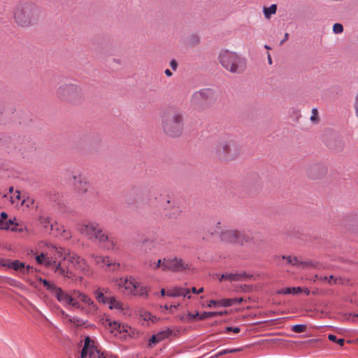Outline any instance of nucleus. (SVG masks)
I'll list each match as a JSON object with an SVG mask.
<instances>
[{"mask_svg": "<svg viewBox=\"0 0 358 358\" xmlns=\"http://www.w3.org/2000/svg\"><path fill=\"white\" fill-rule=\"evenodd\" d=\"M41 13V8L36 3L30 1H20L13 7L12 17L17 27L29 28L38 22Z\"/></svg>", "mask_w": 358, "mask_h": 358, "instance_id": "obj_1", "label": "nucleus"}, {"mask_svg": "<svg viewBox=\"0 0 358 358\" xmlns=\"http://www.w3.org/2000/svg\"><path fill=\"white\" fill-rule=\"evenodd\" d=\"M161 127L164 133L171 137L180 136L184 130L182 111L173 106L163 109L160 113Z\"/></svg>", "mask_w": 358, "mask_h": 358, "instance_id": "obj_2", "label": "nucleus"}, {"mask_svg": "<svg viewBox=\"0 0 358 358\" xmlns=\"http://www.w3.org/2000/svg\"><path fill=\"white\" fill-rule=\"evenodd\" d=\"M213 152L218 159L230 162L241 155V146L234 138L226 134L217 139Z\"/></svg>", "mask_w": 358, "mask_h": 358, "instance_id": "obj_3", "label": "nucleus"}, {"mask_svg": "<svg viewBox=\"0 0 358 358\" xmlns=\"http://www.w3.org/2000/svg\"><path fill=\"white\" fill-rule=\"evenodd\" d=\"M78 230L88 239L98 241L107 250L115 248L116 245L115 238L106 234L99 225L95 222L83 223L80 224Z\"/></svg>", "mask_w": 358, "mask_h": 358, "instance_id": "obj_4", "label": "nucleus"}, {"mask_svg": "<svg viewBox=\"0 0 358 358\" xmlns=\"http://www.w3.org/2000/svg\"><path fill=\"white\" fill-rule=\"evenodd\" d=\"M221 66L231 73H242L247 69V61L236 52L227 49L221 50L218 55Z\"/></svg>", "mask_w": 358, "mask_h": 358, "instance_id": "obj_5", "label": "nucleus"}, {"mask_svg": "<svg viewBox=\"0 0 358 358\" xmlns=\"http://www.w3.org/2000/svg\"><path fill=\"white\" fill-rule=\"evenodd\" d=\"M57 99L70 104H76L83 99V89L75 83H63L55 92Z\"/></svg>", "mask_w": 358, "mask_h": 358, "instance_id": "obj_6", "label": "nucleus"}, {"mask_svg": "<svg viewBox=\"0 0 358 358\" xmlns=\"http://www.w3.org/2000/svg\"><path fill=\"white\" fill-rule=\"evenodd\" d=\"M220 236L222 241L241 246L250 244L254 241L252 236L237 229L222 230Z\"/></svg>", "mask_w": 358, "mask_h": 358, "instance_id": "obj_7", "label": "nucleus"}, {"mask_svg": "<svg viewBox=\"0 0 358 358\" xmlns=\"http://www.w3.org/2000/svg\"><path fill=\"white\" fill-rule=\"evenodd\" d=\"M215 99L216 94L213 90L203 89L192 94L191 103L196 109L203 110L211 106Z\"/></svg>", "mask_w": 358, "mask_h": 358, "instance_id": "obj_8", "label": "nucleus"}, {"mask_svg": "<svg viewBox=\"0 0 358 358\" xmlns=\"http://www.w3.org/2000/svg\"><path fill=\"white\" fill-rule=\"evenodd\" d=\"M55 252L60 257H63L64 261H67L73 264V266L80 271H85L88 269V266L85 259L76 255H71L67 252L65 248H54Z\"/></svg>", "mask_w": 358, "mask_h": 358, "instance_id": "obj_9", "label": "nucleus"}, {"mask_svg": "<svg viewBox=\"0 0 358 358\" xmlns=\"http://www.w3.org/2000/svg\"><path fill=\"white\" fill-rule=\"evenodd\" d=\"M56 297L57 301L64 306H71L75 308L83 310L84 308L81 307V304L78 301L76 300L73 296V291L71 294L64 292L61 287H57L52 294Z\"/></svg>", "mask_w": 358, "mask_h": 358, "instance_id": "obj_10", "label": "nucleus"}, {"mask_svg": "<svg viewBox=\"0 0 358 358\" xmlns=\"http://www.w3.org/2000/svg\"><path fill=\"white\" fill-rule=\"evenodd\" d=\"M81 358H104V355L94 346V342L89 338L85 339L84 346L80 353Z\"/></svg>", "mask_w": 358, "mask_h": 358, "instance_id": "obj_11", "label": "nucleus"}, {"mask_svg": "<svg viewBox=\"0 0 358 358\" xmlns=\"http://www.w3.org/2000/svg\"><path fill=\"white\" fill-rule=\"evenodd\" d=\"M72 178L73 180V187L77 194H85L89 192L91 185L85 176L81 173H74Z\"/></svg>", "mask_w": 358, "mask_h": 358, "instance_id": "obj_12", "label": "nucleus"}, {"mask_svg": "<svg viewBox=\"0 0 358 358\" xmlns=\"http://www.w3.org/2000/svg\"><path fill=\"white\" fill-rule=\"evenodd\" d=\"M92 257L94 259V263L105 271H113L120 268V264L107 256L103 257L93 254Z\"/></svg>", "mask_w": 358, "mask_h": 358, "instance_id": "obj_13", "label": "nucleus"}, {"mask_svg": "<svg viewBox=\"0 0 358 358\" xmlns=\"http://www.w3.org/2000/svg\"><path fill=\"white\" fill-rule=\"evenodd\" d=\"M43 265L45 266L46 267H52V269L55 273L66 278L73 279V274L71 271H69L68 268H65L60 262L56 264V260H53L52 258L46 257L44 262L43 263Z\"/></svg>", "mask_w": 358, "mask_h": 358, "instance_id": "obj_14", "label": "nucleus"}, {"mask_svg": "<svg viewBox=\"0 0 358 358\" xmlns=\"http://www.w3.org/2000/svg\"><path fill=\"white\" fill-rule=\"evenodd\" d=\"M166 271H182L185 270L190 269V265L185 262L182 259L177 257L167 258V260L164 262Z\"/></svg>", "mask_w": 358, "mask_h": 358, "instance_id": "obj_15", "label": "nucleus"}, {"mask_svg": "<svg viewBox=\"0 0 358 358\" xmlns=\"http://www.w3.org/2000/svg\"><path fill=\"white\" fill-rule=\"evenodd\" d=\"M73 296L76 297V300H80L81 302L84 303V306L81 305V307H83L84 309L81 310L82 311L87 313H92L96 310V306L95 303L91 299V298L85 294L83 292H81L79 290L74 289L73 290Z\"/></svg>", "mask_w": 358, "mask_h": 358, "instance_id": "obj_16", "label": "nucleus"}, {"mask_svg": "<svg viewBox=\"0 0 358 358\" xmlns=\"http://www.w3.org/2000/svg\"><path fill=\"white\" fill-rule=\"evenodd\" d=\"M326 173V167L320 164H313L310 165L306 170L307 176L313 179L319 178L324 176Z\"/></svg>", "mask_w": 358, "mask_h": 358, "instance_id": "obj_17", "label": "nucleus"}, {"mask_svg": "<svg viewBox=\"0 0 358 358\" xmlns=\"http://www.w3.org/2000/svg\"><path fill=\"white\" fill-rule=\"evenodd\" d=\"M108 322V325L110 329V331L112 334H114L115 336H117V334L127 333L130 334L131 330V327L127 326V324H120L116 321H110L106 320Z\"/></svg>", "mask_w": 358, "mask_h": 358, "instance_id": "obj_18", "label": "nucleus"}, {"mask_svg": "<svg viewBox=\"0 0 358 358\" xmlns=\"http://www.w3.org/2000/svg\"><path fill=\"white\" fill-rule=\"evenodd\" d=\"M136 279L132 276H126L115 280V285L119 287L124 288L131 293L132 288L135 287Z\"/></svg>", "mask_w": 358, "mask_h": 358, "instance_id": "obj_19", "label": "nucleus"}, {"mask_svg": "<svg viewBox=\"0 0 358 358\" xmlns=\"http://www.w3.org/2000/svg\"><path fill=\"white\" fill-rule=\"evenodd\" d=\"M189 289L183 287H174L166 291V296L170 297L183 296L190 299L191 296L189 295Z\"/></svg>", "mask_w": 358, "mask_h": 358, "instance_id": "obj_20", "label": "nucleus"}, {"mask_svg": "<svg viewBox=\"0 0 358 358\" xmlns=\"http://www.w3.org/2000/svg\"><path fill=\"white\" fill-rule=\"evenodd\" d=\"M171 334V331L170 329H166L164 331H160L157 334H154L151 336L148 341L149 347L152 348L157 343L161 342L165 338H168Z\"/></svg>", "mask_w": 358, "mask_h": 358, "instance_id": "obj_21", "label": "nucleus"}, {"mask_svg": "<svg viewBox=\"0 0 358 358\" xmlns=\"http://www.w3.org/2000/svg\"><path fill=\"white\" fill-rule=\"evenodd\" d=\"M248 275L245 272L243 273H225L220 275V281L229 280L230 282H236L243 280L247 278Z\"/></svg>", "mask_w": 358, "mask_h": 358, "instance_id": "obj_22", "label": "nucleus"}, {"mask_svg": "<svg viewBox=\"0 0 358 358\" xmlns=\"http://www.w3.org/2000/svg\"><path fill=\"white\" fill-rule=\"evenodd\" d=\"M149 288L141 285L138 280H136L135 287L132 288L131 294L134 296L145 297L148 296Z\"/></svg>", "mask_w": 358, "mask_h": 358, "instance_id": "obj_23", "label": "nucleus"}, {"mask_svg": "<svg viewBox=\"0 0 358 358\" xmlns=\"http://www.w3.org/2000/svg\"><path fill=\"white\" fill-rule=\"evenodd\" d=\"M2 265L22 273H25V264L18 260H15L8 264H3Z\"/></svg>", "mask_w": 358, "mask_h": 358, "instance_id": "obj_24", "label": "nucleus"}, {"mask_svg": "<svg viewBox=\"0 0 358 358\" xmlns=\"http://www.w3.org/2000/svg\"><path fill=\"white\" fill-rule=\"evenodd\" d=\"M106 304L108 305L109 308L112 310L116 309L120 312H122L124 310L123 303L117 301L114 296L108 297Z\"/></svg>", "mask_w": 358, "mask_h": 358, "instance_id": "obj_25", "label": "nucleus"}, {"mask_svg": "<svg viewBox=\"0 0 358 358\" xmlns=\"http://www.w3.org/2000/svg\"><path fill=\"white\" fill-rule=\"evenodd\" d=\"M278 6L276 4H272L269 7H263V14L266 20H270L271 16L275 15L277 12Z\"/></svg>", "mask_w": 358, "mask_h": 358, "instance_id": "obj_26", "label": "nucleus"}, {"mask_svg": "<svg viewBox=\"0 0 358 358\" xmlns=\"http://www.w3.org/2000/svg\"><path fill=\"white\" fill-rule=\"evenodd\" d=\"M302 292V289L300 287H286L278 291V294H295L296 293Z\"/></svg>", "mask_w": 358, "mask_h": 358, "instance_id": "obj_27", "label": "nucleus"}, {"mask_svg": "<svg viewBox=\"0 0 358 358\" xmlns=\"http://www.w3.org/2000/svg\"><path fill=\"white\" fill-rule=\"evenodd\" d=\"M167 260V258H164L163 259H159L157 262L150 263V266L152 269L162 268V271H166L165 263L164 262Z\"/></svg>", "mask_w": 358, "mask_h": 358, "instance_id": "obj_28", "label": "nucleus"}, {"mask_svg": "<svg viewBox=\"0 0 358 358\" xmlns=\"http://www.w3.org/2000/svg\"><path fill=\"white\" fill-rule=\"evenodd\" d=\"M23 199V196L20 195V192L18 190H16L13 195L10 196V202L13 204H15L16 206H18V204L20 203L22 204V200Z\"/></svg>", "mask_w": 358, "mask_h": 358, "instance_id": "obj_29", "label": "nucleus"}, {"mask_svg": "<svg viewBox=\"0 0 358 358\" xmlns=\"http://www.w3.org/2000/svg\"><path fill=\"white\" fill-rule=\"evenodd\" d=\"M39 222L45 228H48V227L50 226V231L55 230V226L53 224L50 223V219L48 217L41 216Z\"/></svg>", "mask_w": 358, "mask_h": 358, "instance_id": "obj_30", "label": "nucleus"}, {"mask_svg": "<svg viewBox=\"0 0 358 358\" xmlns=\"http://www.w3.org/2000/svg\"><path fill=\"white\" fill-rule=\"evenodd\" d=\"M96 299L101 303L106 304L108 300V297L105 296V294L103 293V291L96 290L95 292Z\"/></svg>", "mask_w": 358, "mask_h": 358, "instance_id": "obj_31", "label": "nucleus"}, {"mask_svg": "<svg viewBox=\"0 0 358 358\" xmlns=\"http://www.w3.org/2000/svg\"><path fill=\"white\" fill-rule=\"evenodd\" d=\"M40 281L43 283V285L46 287L48 290H49L51 294L55 291V289L57 288V285H55L54 283L50 282L48 280L45 279H40Z\"/></svg>", "mask_w": 358, "mask_h": 358, "instance_id": "obj_32", "label": "nucleus"}, {"mask_svg": "<svg viewBox=\"0 0 358 358\" xmlns=\"http://www.w3.org/2000/svg\"><path fill=\"white\" fill-rule=\"evenodd\" d=\"M282 257H283V259H285L289 264H291L292 265H296V266L301 265H301L307 264L306 263L300 262L299 260L298 259V258H296V257H292L291 256H289V257L283 256Z\"/></svg>", "mask_w": 358, "mask_h": 358, "instance_id": "obj_33", "label": "nucleus"}, {"mask_svg": "<svg viewBox=\"0 0 358 358\" xmlns=\"http://www.w3.org/2000/svg\"><path fill=\"white\" fill-rule=\"evenodd\" d=\"M141 316L142 317V318L145 320V321H152V322H156L157 321V317L155 316H153L149 312H143L141 314Z\"/></svg>", "mask_w": 358, "mask_h": 358, "instance_id": "obj_34", "label": "nucleus"}, {"mask_svg": "<svg viewBox=\"0 0 358 358\" xmlns=\"http://www.w3.org/2000/svg\"><path fill=\"white\" fill-rule=\"evenodd\" d=\"M201 314L199 313H196L195 314H192L190 312L187 313V319L185 320L186 322H190L193 320H199V317Z\"/></svg>", "mask_w": 358, "mask_h": 358, "instance_id": "obj_35", "label": "nucleus"}, {"mask_svg": "<svg viewBox=\"0 0 358 358\" xmlns=\"http://www.w3.org/2000/svg\"><path fill=\"white\" fill-rule=\"evenodd\" d=\"M291 329L295 333H302L306 330V326L304 324H296L292 326Z\"/></svg>", "mask_w": 358, "mask_h": 358, "instance_id": "obj_36", "label": "nucleus"}, {"mask_svg": "<svg viewBox=\"0 0 358 358\" xmlns=\"http://www.w3.org/2000/svg\"><path fill=\"white\" fill-rule=\"evenodd\" d=\"M311 122L314 123H318L320 121V117L318 115V111L316 108H313L311 110V116H310Z\"/></svg>", "mask_w": 358, "mask_h": 358, "instance_id": "obj_37", "label": "nucleus"}, {"mask_svg": "<svg viewBox=\"0 0 358 358\" xmlns=\"http://www.w3.org/2000/svg\"><path fill=\"white\" fill-rule=\"evenodd\" d=\"M328 338L332 342L337 343L340 346H343L345 343V340L343 338L337 339L336 336L334 334H329L328 336Z\"/></svg>", "mask_w": 358, "mask_h": 358, "instance_id": "obj_38", "label": "nucleus"}, {"mask_svg": "<svg viewBox=\"0 0 358 358\" xmlns=\"http://www.w3.org/2000/svg\"><path fill=\"white\" fill-rule=\"evenodd\" d=\"M333 32L335 34H339L343 32V26L341 23H335L332 27Z\"/></svg>", "mask_w": 358, "mask_h": 358, "instance_id": "obj_39", "label": "nucleus"}, {"mask_svg": "<svg viewBox=\"0 0 358 358\" xmlns=\"http://www.w3.org/2000/svg\"><path fill=\"white\" fill-rule=\"evenodd\" d=\"M34 200L32 198H24L23 196V199L22 200V206L25 205L27 208H29L34 204Z\"/></svg>", "mask_w": 358, "mask_h": 358, "instance_id": "obj_40", "label": "nucleus"}, {"mask_svg": "<svg viewBox=\"0 0 358 358\" xmlns=\"http://www.w3.org/2000/svg\"><path fill=\"white\" fill-rule=\"evenodd\" d=\"M217 316V313L214 312H203L201 313V316L199 317V320H203L208 317Z\"/></svg>", "mask_w": 358, "mask_h": 358, "instance_id": "obj_41", "label": "nucleus"}, {"mask_svg": "<svg viewBox=\"0 0 358 358\" xmlns=\"http://www.w3.org/2000/svg\"><path fill=\"white\" fill-rule=\"evenodd\" d=\"M199 41V37L196 34H192L189 38V43L192 45H197Z\"/></svg>", "mask_w": 358, "mask_h": 358, "instance_id": "obj_42", "label": "nucleus"}, {"mask_svg": "<svg viewBox=\"0 0 358 358\" xmlns=\"http://www.w3.org/2000/svg\"><path fill=\"white\" fill-rule=\"evenodd\" d=\"M158 196V193L155 190H149L148 192V197L150 201H152V199L157 200Z\"/></svg>", "mask_w": 358, "mask_h": 358, "instance_id": "obj_43", "label": "nucleus"}, {"mask_svg": "<svg viewBox=\"0 0 358 358\" xmlns=\"http://www.w3.org/2000/svg\"><path fill=\"white\" fill-rule=\"evenodd\" d=\"M233 305L232 300L231 299H224L220 300V306L224 307H229Z\"/></svg>", "mask_w": 358, "mask_h": 358, "instance_id": "obj_44", "label": "nucleus"}, {"mask_svg": "<svg viewBox=\"0 0 358 358\" xmlns=\"http://www.w3.org/2000/svg\"><path fill=\"white\" fill-rule=\"evenodd\" d=\"M2 224H6L8 227L6 229H11L13 231L17 230L15 227H13L12 226L14 224V222L12 220H7L6 222L2 221ZM17 224H15V227H16Z\"/></svg>", "mask_w": 358, "mask_h": 358, "instance_id": "obj_45", "label": "nucleus"}, {"mask_svg": "<svg viewBox=\"0 0 358 358\" xmlns=\"http://www.w3.org/2000/svg\"><path fill=\"white\" fill-rule=\"evenodd\" d=\"M57 230L59 231V229L57 228ZM60 230H62V233L59 232L58 234H60L61 236H64L65 238H69L71 237V234L69 231L64 229L63 227H62V229Z\"/></svg>", "mask_w": 358, "mask_h": 358, "instance_id": "obj_46", "label": "nucleus"}, {"mask_svg": "<svg viewBox=\"0 0 358 358\" xmlns=\"http://www.w3.org/2000/svg\"><path fill=\"white\" fill-rule=\"evenodd\" d=\"M315 277L319 279L317 275H315ZM320 280H327L329 284H331L332 283V280H334V283H336V280H334V276L333 275H330L329 277H327V276L320 277Z\"/></svg>", "mask_w": 358, "mask_h": 358, "instance_id": "obj_47", "label": "nucleus"}, {"mask_svg": "<svg viewBox=\"0 0 358 358\" xmlns=\"http://www.w3.org/2000/svg\"><path fill=\"white\" fill-rule=\"evenodd\" d=\"M45 258L46 256L43 253H41L39 255L36 257V260L39 264H43Z\"/></svg>", "mask_w": 358, "mask_h": 358, "instance_id": "obj_48", "label": "nucleus"}, {"mask_svg": "<svg viewBox=\"0 0 358 358\" xmlns=\"http://www.w3.org/2000/svg\"><path fill=\"white\" fill-rule=\"evenodd\" d=\"M143 244L146 245L147 247L149 248L150 250H151L153 247L154 242H153V241H152L150 239L145 238L143 241Z\"/></svg>", "mask_w": 358, "mask_h": 358, "instance_id": "obj_49", "label": "nucleus"}, {"mask_svg": "<svg viewBox=\"0 0 358 358\" xmlns=\"http://www.w3.org/2000/svg\"><path fill=\"white\" fill-rule=\"evenodd\" d=\"M241 331V329L239 327H226L225 329V332L226 333H228V332H230V331H233L234 333L235 334H238Z\"/></svg>", "mask_w": 358, "mask_h": 358, "instance_id": "obj_50", "label": "nucleus"}, {"mask_svg": "<svg viewBox=\"0 0 358 358\" xmlns=\"http://www.w3.org/2000/svg\"><path fill=\"white\" fill-rule=\"evenodd\" d=\"M354 108L356 115L358 117V93L357 94L355 99Z\"/></svg>", "mask_w": 358, "mask_h": 358, "instance_id": "obj_51", "label": "nucleus"}, {"mask_svg": "<svg viewBox=\"0 0 358 358\" xmlns=\"http://www.w3.org/2000/svg\"><path fill=\"white\" fill-rule=\"evenodd\" d=\"M34 271H35V269L32 266L27 265V266H25V273L24 274L32 273L34 272Z\"/></svg>", "mask_w": 358, "mask_h": 358, "instance_id": "obj_52", "label": "nucleus"}, {"mask_svg": "<svg viewBox=\"0 0 358 358\" xmlns=\"http://www.w3.org/2000/svg\"><path fill=\"white\" fill-rule=\"evenodd\" d=\"M190 292H192L194 294H200L203 292V287H201L199 289H196V287H193L191 289H189Z\"/></svg>", "mask_w": 358, "mask_h": 358, "instance_id": "obj_53", "label": "nucleus"}, {"mask_svg": "<svg viewBox=\"0 0 358 358\" xmlns=\"http://www.w3.org/2000/svg\"><path fill=\"white\" fill-rule=\"evenodd\" d=\"M217 305H219L220 306V301H216V300H210L209 301V303L208 305V307L211 308L213 306H217Z\"/></svg>", "mask_w": 358, "mask_h": 358, "instance_id": "obj_54", "label": "nucleus"}, {"mask_svg": "<svg viewBox=\"0 0 358 358\" xmlns=\"http://www.w3.org/2000/svg\"><path fill=\"white\" fill-rule=\"evenodd\" d=\"M170 66L173 70L176 71L178 66V63L175 59H172L170 62Z\"/></svg>", "mask_w": 358, "mask_h": 358, "instance_id": "obj_55", "label": "nucleus"}, {"mask_svg": "<svg viewBox=\"0 0 358 358\" xmlns=\"http://www.w3.org/2000/svg\"><path fill=\"white\" fill-rule=\"evenodd\" d=\"M232 300V303L233 304H236V303H241L242 301H243V298L241 297V298H233V299H231Z\"/></svg>", "mask_w": 358, "mask_h": 358, "instance_id": "obj_56", "label": "nucleus"}, {"mask_svg": "<svg viewBox=\"0 0 358 358\" xmlns=\"http://www.w3.org/2000/svg\"><path fill=\"white\" fill-rule=\"evenodd\" d=\"M226 354H228L227 352V349L226 350H223L219 352H217L216 355H215L213 357H218L220 356H222V355H226Z\"/></svg>", "mask_w": 358, "mask_h": 358, "instance_id": "obj_57", "label": "nucleus"}, {"mask_svg": "<svg viewBox=\"0 0 358 358\" xmlns=\"http://www.w3.org/2000/svg\"><path fill=\"white\" fill-rule=\"evenodd\" d=\"M242 350V348H234V349H227L228 353H235L238 352Z\"/></svg>", "mask_w": 358, "mask_h": 358, "instance_id": "obj_58", "label": "nucleus"}, {"mask_svg": "<svg viewBox=\"0 0 358 358\" xmlns=\"http://www.w3.org/2000/svg\"><path fill=\"white\" fill-rule=\"evenodd\" d=\"M0 220H3V222H6L8 220V215L6 213L2 212L1 213Z\"/></svg>", "mask_w": 358, "mask_h": 358, "instance_id": "obj_59", "label": "nucleus"}, {"mask_svg": "<svg viewBox=\"0 0 358 358\" xmlns=\"http://www.w3.org/2000/svg\"><path fill=\"white\" fill-rule=\"evenodd\" d=\"M177 318L180 320V321L185 322V320L187 319V316L185 315H178Z\"/></svg>", "mask_w": 358, "mask_h": 358, "instance_id": "obj_60", "label": "nucleus"}, {"mask_svg": "<svg viewBox=\"0 0 358 358\" xmlns=\"http://www.w3.org/2000/svg\"><path fill=\"white\" fill-rule=\"evenodd\" d=\"M179 303H178L177 305H171L170 306V311L171 313H173V309H176L178 306H179Z\"/></svg>", "mask_w": 358, "mask_h": 358, "instance_id": "obj_61", "label": "nucleus"}, {"mask_svg": "<svg viewBox=\"0 0 358 358\" xmlns=\"http://www.w3.org/2000/svg\"><path fill=\"white\" fill-rule=\"evenodd\" d=\"M97 290L99 291H103V293L104 294H108V292H109V289L108 288H99Z\"/></svg>", "mask_w": 358, "mask_h": 358, "instance_id": "obj_62", "label": "nucleus"}, {"mask_svg": "<svg viewBox=\"0 0 358 358\" xmlns=\"http://www.w3.org/2000/svg\"><path fill=\"white\" fill-rule=\"evenodd\" d=\"M164 73L169 77H171L173 75L172 72L169 69H166Z\"/></svg>", "mask_w": 358, "mask_h": 358, "instance_id": "obj_63", "label": "nucleus"}, {"mask_svg": "<svg viewBox=\"0 0 358 358\" xmlns=\"http://www.w3.org/2000/svg\"><path fill=\"white\" fill-rule=\"evenodd\" d=\"M8 227L6 224H2V220H0V229H6Z\"/></svg>", "mask_w": 358, "mask_h": 358, "instance_id": "obj_64", "label": "nucleus"}]
</instances>
